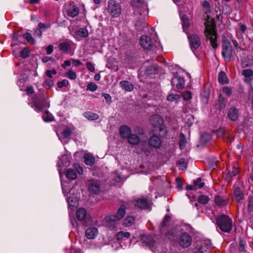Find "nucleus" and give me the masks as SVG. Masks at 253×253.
I'll use <instances>...</instances> for the list:
<instances>
[{
	"label": "nucleus",
	"instance_id": "obj_1",
	"mask_svg": "<svg viewBox=\"0 0 253 253\" xmlns=\"http://www.w3.org/2000/svg\"><path fill=\"white\" fill-rule=\"evenodd\" d=\"M216 223L220 230L226 233H229L232 228V221L228 215L221 214L216 219Z\"/></svg>",
	"mask_w": 253,
	"mask_h": 253
},
{
	"label": "nucleus",
	"instance_id": "obj_2",
	"mask_svg": "<svg viewBox=\"0 0 253 253\" xmlns=\"http://www.w3.org/2000/svg\"><path fill=\"white\" fill-rule=\"evenodd\" d=\"M106 10L113 18L119 17L122 12V8L118 2L114 0H109Z\"/></svg>",
	"mask_w": 253,
	"mask_h": 253
},
{
	"label": "nucleus",
	"instance_id": "obj_3",
	"mask_svg": "<svg viewBox=\"0 0 253 253\" xmlns=\"http://www.w3.org/2000/svg\"><path fill=\"white\" fill-rule=\"evenodd\" d=\"M222 42V55L226 62H229L232 56L233 47L227 39L224 38Z\"/></svg>",
	"mask_w": 253,
	"mask_h": 253
},
{
	"label": "nucleus",
	"instance_id": "obj_4",
	"mask_svg": "<svg viewBox=\"0 0 253 253\" xmlns=\"http://www.w3.org/2000/svg\"><path fill=\"white\" fill-rule=\"evenodd\" d=\"M132 6L134 9V15H140L145 16L148 14L147 6L145 3L141 0H133Z\"/></svg>",
	"mask_w": 253,
	"mask_h": 253
},
{
	"label": "nucleus",
	"instance_id": "obj_5",
	"mask_svg": "<svg viewBox=\"0 0 253 253\" xmlns=\"http://www.w3.org/2000/svg\"><path fill=\"white\" fill-rule=\"evenodd\" d=\"M204 34L207 40L210 41L211 46L214 50L218 47L217 43V34L214 28H206L204 31Z\"/></svg>",
	"mask_w": 253,
	"mask_h": 253
},
{
	"label": "nucleus",
	"instance_id": "obj_6",
	"mask_svg": "<svg viewBox=\"0 0 253 253\" xmlns=\"http://www.w3.org/2000/svg\"><path fill=\"white\" fill-rule=\"evenodd\" d=\"M150 124L155 128H158L160 132L164 131V136H165L167 133V130L164 127V119L158 115L152 116L150 119Z\"/></svg>",
	"mask_w": 253,
	"mask_h": 253
},
{
	"label": "nucleus",
	"instance_id": "obj_7",
	"mask_svg": "<svg viewBox=\"0 0 253 253\" xmlns=\"http://www.w3.org/2000/svg\"><path fill=\"white\" fill-rule=\"evenodd\" d=\"M177 242L182 248H188L191 246L192 242V236L186 232H182L179 235Z\"/></svg>",
	"mask_w": 253,
	"mask_h": 253
},
{
	"label": "nucleus",
	"instance_id": "obj_8",
	"mask_svg": "<svg viewBox=\"0 0 253 253\" xmlns=\"http://www.w3.org/2000/svg\"><path fill=\"white\" fill-rule=\"evenodd\" d=\"M126 213V207L125 205H122L115 214L106 216L105 219L108 222L119 220L124 217Z\"/></svg>",
	"mask_w": 253,
	"mask_h": 253
},
{
	"label": "nucleus",
	"instance_id": "obj_9",
	"mask_svg": "<svg viewBox=\"0 0 253 253\" xmlns=\"http://www.w3.org/2000/svg\"><path fill=\"white\" fill-rule=\"evenodd\" d=\"M188 39L190 48L194 52L201 45V41L200 37L196 34H191L188 36Z\"/></svg>",
	"mask_w": 253,
	"mask_h": 253
},
{
	"label": "nucleus",
	"instance_id": "obj_10",
	"mask_svg": "<svg viewBox=\"0 0 253 253\" xmlns=\"http://www.w3.org/2000/svg\"><path fill=\"white\" fill-rule=\"evenodd\" d=\"M171 84L173 87L175 86L177 89H182L185 85L184 78L180 76L177 72L174 73Z\"/></svg>",
	"mask_w": 253,
	"mask_h": 253
},
{
	"label": "nucleus",
	"instance_id": "obj_11",
	"mask_svg": "<svg viewBox=\"0 0 253 253\" xmlns=\"http://www.w3.org/2000/svg\"><path fill=\"white\" fill-rule=\"evenodd\" d=\"M141 46L146 50H150L154 45V40L148 36L143 35L140 39Z\"/></svg>",
	"mask_w": 253,
	"mask_h": 253
},
{
	"label": "nucleus",
	"instance_id": "obj_12",
	"mask_svg": "<svg viewBox=\"0 0 253 253\" xmlns=\"http://www.w3.org/2000/svg\"><path fill=\"white\" fill-rule=\"evenodd\" d=\"M211 243L209 241L200 242L193 253H208V250L211 247Z\"/></svg>",
	"mask_w": 253,
	"mask_h": 253
},
{
	"label": "nucleus",
	"instance_id": "obj_13",
	"mask_svg": "<svg viewBox=\"0 0 253 253\" xmlns=\"http://www.w3.org/2000/svg\"><path fill=\"white\" fill-rule=\"evenodd\" d=\"M162 140L157 135L154 134L148 141L149 145L155 148H160L162 145Z\"/></svg>",
	"mask_w": 253,
	"mask_h": 253
},
{
	"label": "nucleus",
	"instance_id": "obj_14",
	"mask_svg": "<svg viewBox=\"0 0 253 253\" xmlns=\"http://www.w3.org/2000/svg\"><path fill=\"white\" fill-rule=\"evenodd\" d=\"M141 241L150 248L153 247L155 243L154 237L151 235L147 234H143L141 236Z\"/></svg>",
	"mask_w": 253,
	"mask_h": 253
},
{
	"label": "nucleus",
	"instance_id": "obj_15",
	"mask_svg": "<svg viewBox=\"0 0 253 253\" xmlns=\"http://www.w3.org/2000/svg\"><path fill=\"white\" fill-rule=\"evenodd\" d=\"M227 116L231 121H236L239 118V110L234 106L230 107L227 111Z\"/></svg>",
	"mask_w": 253,
	"mask_h": 253
},
{
	"label": "nucleus",
	"instance_id": "obj_16",
	"mask_svg": "<svg viewBox=\"0 0 253 253\" xmlns=\"http://www.w3.org/2000/svg\"><path fill=\"white\" fill-rule=\"evenodd\" d=\"M161 234L165 235L169 239L173 240L177 234V231L174 227H169L164 230V232H161Z\"/></svg>",
	"mask_w": 253,
	"mask_h": 253
},
{
	"label": "nucleus",
	"instance_id": "obj_17",
	"mask_svg": "<svg viewBox=\"0 0 253 253\" xmlns=\"http://www.w3.org/2000/svg\"><path fill=\"white\" fill-rule=\"evenodd\" d=\"M161 70V68L158 65L154 64L146 68L145 70V74L147 76L151 77V75L159 73Z\"/></svg>",
	"mask_w": 253,
	"mask_h": 253
},
{
	"label": "nucleus",
	"instance_id": "obj_18",
	"mask_svg": "<svg viewBox=\"0 0 253 253\" xmlns=\"http://www.w3.org/2000/svg\"><path fill=\"white\" fill-rule=\"evenodd\" d=\"M227 102V99L225 97L222 96L221 93H219L218 97L217 102L215 105L216 107L219 111H221L225 108Z\"/></svg>",
	"mask_w": 253,
	"mask_h": 253
},
{
	"label": "nucleus",
	"instance_id": "obj_19",
	"mask_svg": "<svg viewBox=\"0 0 253 253\" xmlns=\"http://www.w3.org/2000/svg\"><path fill=\"white\" fill-rule=\"evenodd\" d=\"M233 194L237 202L239 203L244 199V193L241 188L234 186Z\"/></svg>",
	"mask_w": 253,
	"mask_h": 253
},
{
	"label": "nucleus",
	"instance_id": "obj_20",
	"mask_svg": "<svg viewBox=\"0 0 253 253\" xmlns=\"http://www.w3.org/2000/svg\"><path fill=\"white\" fill-rule=\"evenodd\" d=\"M136 206L142 210L148 209L149 207V202L147 198L141 197L136 200Z\"/></svg>",
	"mask_w": 253,
	"mask_h": 253
},
{
	"label": "nucleus",
	"instance_id": "obj_21",
	"mask_svg": "<svg viewBox=\"0 0 253 253\" xmlns=\"http://www.w3.org/2000/svg\"><path fill=\"white\" fill-rule=\"evenodd\" d=\"M119 132L122 138H127L131 134V130L128 126L123 125L120 127Z\"/></svg>",
	"mask_w": 253,
	"mask_h": 253
},
{
	"label": "nucleus",
	"instance_id": "obj_22",
	"mask_svg": "<svg viewBox=\"0 0 253 253\" xmlns=\"http://www.w3.org/2000/svg\"><path fill=\"white\" fill-rule=\"evenodd\" d=\"M142 17L139 19L138 20L136 21L135 23V27L137 31H143L145 27H147V23L144 19V16H141Z\"/></svg>",
	"mask_w": 253,
	"mask_h": 253
},
{
	"label": "nucleus",
	"instance_id": "obj_23",
	"mask_svg": "<svg viewBox=\"0 0 253 253\" xmlns=\"http://www.w3.org/2000/svg\"><path fill=\"white\" fill-rule=\"evenodd\" d=\"M98 230L95 227L87 228L85 231V236L88 239H93L97 235Z\"/></svg>",
	"mask_w": 253,
	"mask_h": 253
},
{
	"label": "nucleus",
	"instance_id": "obj_24",
	"mask_svg": "<svg viewBox=\"0 0 253 253\" xmlns=\"http://www.w3.org/2000/svg\"><path fill=\"white\" fill-rule=\"evenodd\" d=\"M86 216V211L84 209L81 208L77 210L76 212V217L79 221H83L84 222H85Z\"/></svg>",
	"mask_w": 253,
	"mask_h": 253
},
{
	"label": "nucleus",
	"instance_id": "obj_25",
	"mask_svg": "<svg viewBox=\"0 0 253 253\" xmlns=\"http://www.w3.org/2000/svg\"><path fill=\"white\" fill-rule=\"evenodd\" d=\"M171 217L168 214L165 215L164 218L161 223L159 227L160 232H164V229L169 228V223Z\"/></svg>",
	"mask_w": 253,
	"mask_h": 253
},
{
	"label": "nucleus",
	"instance_id": "obj_26",
	"mask_svg": "<svg viewBox=\"0 0 253 253\" xmlns=\"http://www.w3.org/2000/svg\"><path fill=\"white\" fill-rule=\"evenodd\" d=\"M79 11L80 10L77 6L70 5V8L67 10V14L68 16L74 18L78 15Z\"/></svg>",
	"mask_w": 253,
	"mask_h": 253
},
{
	"label": "nucleus",
	"instance_id": "obj_27",
	"mask_svg": "<svg viewBox=\"0 0 253 253\" xmlns=\"http://www.w3.org/2000/svg\"><path fill=\"white\" fill-rule=\"evenodd\" d=\"M119 84L122 89L127 91H131L134 88L133 84L127 81H121Z\"/></svg>",
	"mask_w": 253,
	"mask_h": 253
},
{
	"label": "nucleus",
	"instance_id": "obj_28",
	"mask_svg": "<svg viewBox=\"0 0 253 253\" xmlns=\"http://www.w3.org/2000/svg\"><path fill=\"white\" fill-rule=\"evenodd\" d=\"M214 203L218 206H225L228 204V199L217 195L214 197Z\"/></svg>",
	"mask_w": 253,
	"mask_h": 253
},
{
	"label": "nucleus",
	"instance_id": "obj_29",
	"mask_svg": "<svg viewBox=\"0 0 253 253\" xmlns=\"http://www.w3.org/2000/svg\"><path fill=\"white\" fill-rule=\"evenodd\" d=\"M69 208L72 210L76 209L78 206V200L75 197H70L67 199Z\"/></svg>",
	"mask_w": 253,
	"mask_h": 253
},
{
	"label": "nucleus",
	"instance_id": "obj_30",
	"mask_svg": "<svg viewBox=\"0 0 253 253\" xmlns=\"http://www.w3.org/2000/svg\"><path fill=\"white\" fill-rule=\"evenodd\" d=\"M135 218L134 216L128 215L124 219L123 225L125 227H130L134 224Z\"/></svg>",
	"mask_w": 253,
	"mask_h": 253
},
{
	"label": "nucleus",
	"instance_id": "obj_31",
	"mask_svg": "<svg viewBox=\"0 0 253 253\" xmlns=\"http://www.w3.org/2000/svg\"><path fill=\"white\" fill-rule=\"evenodd\" d=\"M127 142L132 145H137L140 142L139 137L135 134H131L127 138Z\"/></svg>",
	"mask_w": 253,
	"mask_h": 253
},
{
	"label": "nucleus",
	"instance_id": "obj_32",
	"mask_svg": "<svg viewBox=\"0 0 253 253\" xmlns=\"http://www.w3.org/2000/svg\"><path fill=\"white\" fill-rule=\"evenodd\" d=\"M84 159V163L87 166H92L95 163L94 157L89 154H85Z\"/></svg>",
	"mask_w": 253,
	"mask_h": 253
},
{
	"label": "nucleus",
	"instance_id": "obj_33",
	"mask_svg": "<svg viewBox=\"0 0 253 253\" xmlns=\"http://www.w3.org/2000/svg\"><path fill=\"white\" fill-rule=\"evenodd\" d=\"M75 130V127L72 125H70L68 126H64V138L69 137Z\"/></svg>",
	"mask_w": 253,
	"mask_h": 253
},
{
	"label": "nucleus",
	"instance_id": "obj_34",
	"mask_svg": "<svg viewBox=\"0 0 253 253\" xmlns=\"http://www.w3.org/2000/svg\"><path fill=\"white\" fill-rule=\"evenodd\" d=\"M218 80L221 84H225L228 83L229 81L225 73L223 71H220L219 73Z\"/></svg>",
	"mask_w": 253,
	"mask_h": 253
},
{
	"label": "nucleus",
	"instance_id": "obj_35",
	"mask_svg": "<svg viewBox=\"0 0 253 253\" xmlns=\"http://www.w3.org/2000/svg\"><path fill=\"white\" fill-rule=\"evenodd\" d=\"M65 174L66 177L70 180H75L77 177L76 172L73 169H68L65 172Z\"/></svg>",
	"mask_w": 253,
	"mask_h": 253
},
{
	"label": "nucleus",
	"instance_id": "obj_36",
	"mask_svg": "<svg viewBox=\"0 0 253 253\" xmlns=\"http://www.w3.org/2000/svg\"><path fill=\"white\" fill-rule=\"evenodd\" d=\"M247 211L251 213L253 212V196L250 195L247 200Z\"/></svg>",
	"mask_w": 253,
	"mask_h": 253
},
{
	"label": "nucleus",
	"instance_id": "obj_37",
	"mask_svg": "<svg viewBox=\"0 0 253 253\" xmlns=\"http://www.w3.org/2000/svg\"><path fill=\"white\" fill-rule=\"evenodd\" d=\"M186 143H187V141H186V139L185 136V135L182 132H181L180 133V135H179V148L181 150H182L184 148H185V147H186Z\"/></svg>",
	"mask_w": 253,
	"mask_h": 253
},
{
	"label": "nucleus",
	"instance_id": "obj_38",
	"mask_svg": "<svg viewBox=\"0 0 253 253\" xmlns=\"http://www.w3.org/2000/svg\"><path fill=\"white\" fill-rule=\"evenodd\" d=\"M84 116L88 120L91 121L96 120L99 117L97 114L89 111L85 112Z\"/></svg>",
	"mask_w": 253,
	"mask_h": 253
},
{
	"label": "nucleus",
	"instance_id": "obj_39",
	"mask_svg": "<svg viewBox=\"0 0 253 253\" xmlns=\"http://www.w3.org/2000/svg\"><path fill=\"white\" fill-rule=\"evenodd\" d=\"M130 233L128 232L119 231L116 234V239L119 241L124 237L128 239L130 237Z\"/></svg>",
	"mask_w": 253,
	"mask_h": 253
},
{
	"label": "nucleus",
	"instance_id": "obj_40",
	"mask_svg": "<svg viewBox=\"0 0 253 253\" xmlns=\"http://www.w3.org/2000/svg\"><path fill=\"white\" fill-rule=\"evenodd\" d=\"M57 167H58V170L59 171V173L60 176V180H61V187L63 188V180H62V166H63V161L62 160V158H60L58 162L57 163Z\"/></svg>",
	"mask_w": 253,
	"mask_h": 253
},
{
	"label": "nucleus",
	"instance_id": "obj_41",
	"mask_svg": "<svg viewBox=\"0 0 253 253\" xmlns=\"http://www.w3.org/2000/svg\"><path fill=\"white\" fill-rule=\"evenodd\" d=\"M88 190L89 192L96 194L100 191V186L96 183H92L89 185Z\"/></svg>",
	"mask_w": 253,
	"mask_h": 253
},
{
	"label": "nucleus",
	"instance_id": "obj_42",
	"mask_svg": "<svg viewBox=\"0 0 253 253\" xmlns=\"http://www.w3.org/2000/svg\"><path fill=\"white\" fill-rule=\"evenodd\" d=\"M197 200L200 204L206 205L209 203L210 198L208 196L201 194L198 196Z\"/></svg>",
	"mask_w": 253,
	"mask_h": 253
},
{
	"label": "nucleus",
	"instance_id": "obj_43",
	"mask_svg": "<svg viewBox=\"0 0 253 253\" xmlns=\"http://www.w3.org/2000/svg\"><path fill=\"white\" fill-rule=\"evenodd\" d=\"M64 76L71 80H75L77 77V73L71 69L64 74Z\"/></svg>",
	"mask_w": 253,
	"mask_h": 253
},
{
	"label": "nucleus",
	"instance_id": "obj_44",
	"mask_svg": "<svg viewBox=\"0 0 253 253\" xmlns=\"http://www.w3.org/2000/svg\"><path fill=\"white\" fill-rule=\"evenodd\" d=\"M27 79H28V77L25 75H21L20 77V78L19 79L17 84H18V86L20 87L21 90H24V83L25 82H26Z\"/></svg>",
	"mask_w": 253,
	"mask_h": 253
},
{
	"label": "nucleus",
	"instance_id": "obj_45",
	"mask_svg": "<svg viewBox=\"0 0 253 253\" xmlns=\"http://www.w3.org/2000/svg\"><path fill=\"white\" fill-rule=\"evenodd\" d=\"M42 119L44 122H51L53 120L52 115L49 112L46 111L42 116Z\"/></svg>",
	"mask_w": 253,
	"mask_h": 253
},
{
	"label": "nucleus",
	"instance_id": "obj_46",
	"mask_svg": "<svg viewBox=\"0 0 253 253\" xmlns=\"http://www.w3.org/2000/svg\"><path fill=\"white\" fill-rule=\"evenodd\" d=\"M77 35L82 38H86L88 36V32L86 28H80L77 32Z\"/></svg>",
	"mask_w": 253,
	"mask_h": 253
},
{
	"label": "nucleus",
	"instance_id": "obj_47",
	"mask_svg": "<svg viewBox=\"0 0 253 253\" xmlns=\"http://www.w3.org/2000/svg\"><path fill=\"white\" fill-rule=\"evenodd\" d=\"M56 134L58 136L59 139L62 142L63 138V129L62 125L59 126L56 129Z\"/></svg>",
	"mask_w": 253,
	"mask_h": 253
},
{
	"label": "nucleus",
	"instance_id": "obj_48",
	"mask_svg": "<svg viewBox=\"0 0 253 253\" xmlns=\"http://www.w3.org/2000/svg\"><path fill=\"white\" fill-rule=\"evenodd\" d=\"M23 37L26 41L31 44H34L35 43V41L33 38L32 35L29 33H26L23 35Z\"/></svg>",
	"mask_w": 253,
	"mask_h": 253
},
{
	"label": "nucleus",
	"instance_id": "obj_49",
	"mask_svg": "<svg viewBox=\"0 0 253 253\" xmlns=\"http://www.w3.org/2000/svg\"><path fill=\"white\" fill-rule=\"evenodd\" d=\"M242 75L246 78H250L253 76V70L250 69H244L242 72Z\"/></svg>",
	"mask_w": 253,
	"mask_h": 253
},
{
	"label": "nucleus",
	"instance_id": "obj_50",
	"mask_svg": "<svg viewBox=\"0 0 253 253\" xmlns=\"http://www.w3.org/2000/svg\"><path fill=\"white\" fill-rule=\"evenodd\" d=\"M202 5V6L206 9L205 13L207 14L211 13V4L208 1H207L206 0L203 1Z\"/></svg>",
	"mask_w": 253,
	"mask_h": 253
},
{
	"label": "nucleus",
	"instance_id": "obj_51",
	"mask_svg": "<svg viewBox=\"0 0 253 253\" xmlns=\"http://www.w3.org/2000/svg\"><path fill=\"white\" fill-rule=\"evenodd\" d=\"M177 164L179 165V169L185 170L187 168V164L185 162V160L184 158H181L177 162Z\"/></svg>",
	"mask_w": 253,
	"mask_h": 253
},
{
	"label": "nucleus",
	"instance_id": "obj_52",
	"mask_svg": "<svg viewBox=\"0 0 253 253\" xmlns=\"http://www.w3.org/2000/svg\"><path fill=\"white\" fill-rule=\"evenodd\" d=\"M196 188H202L205 186V183L202 181V178L201 177L198 178L196 180L194 181Z\"/></svg>",
	"mask_w": 253,
	"mask_h": 253
},
{
	"label": "nucleus",
	"instance_id": "obj_53",
	"mask_svg": "<svg viewBox=\"0 0 253 253\" xmlns=\"http://www.w3.org/2000/svg\"><path fill=\"white\" fill-rule=\"evenodd\" d=\"M211 139V136L207 133H204L201 136V141L204 143H207Z\"/></svg>",
	"mask_w": 253,
	"mask_h": 253
},
{
	"label": "nucleus",
	"instance_id": "obj_54",
	"mask_svg": "<svg viewBox=\"0 0 253 253\" xmlns=\"http://www.w3.org/2000/svg\"><path fill=\"white\" fill-rule=\"evenodd\" d=\"M183 28H188L190 26V23L188 17L186 15H183L181 18Z\"/></svg>",
	"mask_w": 253,
	"mask_h": 253
},
{
	"label": "nucleus",
	"instance_id": "obj_55",
	"mask_svg": "<svg viewBox=\"0 0 253 253\" xmlns=\"http://www.w3.org/2000/svg\"><path fill=\"white\" fill-rule=\"evenodd\" d=\"M183 99L185 101H188L192 98V93L190 91L186 90L184 91L182 94Z\"/></svg>",
	"mask_w": 253,
	"mask_h": 253
},
{
	"label": "nucleus",
	"instance_id": "obj_56",
	"mask_svg": "<svg viewBox=\"0 0 253 253\" xmlns=\"http://www.w3.org/2000/svg\"><path fill=\"white\" fill-rule=\"evenodd\" d=\"M20 56L23 58H26L29 56V50L28 48L25 47L20 51Z\"/></svg>",
	"mask_w": 253,
	"mask_h": 253
},
{
	"label": "nucleus",
	"instance_id": "obj_57",
	"mask_svg": "<svg viewBox=\"0 0 253 253\" xmlns=\"http://www.w3.org/2000/svg\"><path fill=\"white\" fill-rule=\"evenodd\" d=\"M97 85L94 83H90L87 85L86 89L91 91H95L97 89Z\"/></svg>",
	"mask_w": 253,
	"mask_h": 253
},
{
	"label": "nucleus",
	"instance_id": "obj_58",
	"mask_svg": "<svg viewBox=\"0 0 253 253\" xmlns=\"http://www.w3.org/2000/svg\"><path fill=\"white\" fill-rule=\"evenodd\" d=\"M180 98V96L178 94H170L167 96V100L169 101H177Z\"/></svg>",
	"mask_w": 253,
	"mask_h": 253
},
{
	"label": "nucleus",
	"instance_id": "obj_59",
	"mask_svg": "<svg viewBox=\"0 0 253 253\" xmlns=\"http://www.w3.org/2000/svg\"><path fill=\"white\" fill-rule=\"evenodd\" d=\"M222 91L228 96H231L232 93V89L228 86H224L222 88Z\"/></svg>",
	"mask_w": 253,
	"mask_h": 253
},
{
	"label": "nucleus",
	"instance_id": "obj_60",
	"mask_svg": "<svg viewBox=\"0 0 253 253\" xmlns=\"http://www.w3.org/2000/svg\"><path fill=\"white\" fill-rule=\"evenodd\" d=\"M74 168L79 174L82 175L83 174V168L80 166L79 164L75 163L74 164Z\"/></svg>",
	"mask_w": 253,
	"mask_h": 253
},
{
	"label": "nucleus",
	"instance_id": "obj_61",
	"mask_svg": "<svg viewBox=\"0 0 253 253\" xmlns=\"http://www.w3.org/2000/svg\"><path fill=\"white\" fill-rule=\"evenodd\" d=\"M239 250L240 252L245 253L246 252L245 244L244 243V242L242 240H240L239 241Z\"/></svg>",
	"mask_w": 253,
	"mask_h": 253
},
{
	"label": "nucleus",
	"instance_id": "obj_62",
	"mask_svg": "<svg viewBox=\"0 0 253 253\" xmlns=\"http://www.w3.org/2000/svg\"><path fill=\"white\" fill-rule=\"evenodd\" d=\"M86 67L87 69L91 72H94L95 71V67L93 64L90 62H87L86 63Z\"/></svg>",
	"mask_w": 253,
	"mask_h": 253
},
{
	"label": "nucleus",
	"instance_id": "obj_63",
	"mask_svg": "<svg viewBox=\"0 0 253 253\" xmlns=\"http://www.w3.org/2000/svg\"><path fill=\"white\" fill-rule=\"evenodd\" d=\"M102 96L104 97L106 102L110 104L112 102V98L111 95L108 93H103Z\"/></svg>",
	"mask_w": 253,
	"mask_h": 253
},
{
	"label": "nucleus",
	"instance_id": "obj_64",
	"mask_svg": "<svg viewBox=\"0 0 253 253\" xmlns=\"http://www.w3.org/2000/svg\"><path fill=\"white\" fill-rule=\"evenodd\" d=\"M239 172V170L237 168H236L235 167H233V170L231 172H229L230 176L233 177L236 175Z\"/></svg>",
	"mask_w": 253,
	"mask_h": 253
}]
</instances>
